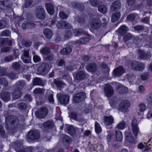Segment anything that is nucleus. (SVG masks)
Returning <instances> with one entry per match:
<instances>
[{"label": "nucleus", "instance_id": "39448f33", "mask_svg": "<svg viewBox=\"0 0 152 152\" xmlns=\"http://www.w3.org/2000/svg\"><path fill=\"white\" fill-rule=\"evenodd\" d=\"M138 124V123L137 120L135 118H133L131 123V128L135 138L137 137L140 131Z\"/></svg>", "mask_w": 152, "mask_h": 152}, {"label": "nucleus", "instance_id": "4c0bfd02", "mask_svg": "<svg viewBox=\"0 0 152 152\" xmlns=\"http://www.w3.org/2000/svg\"><path fill=\"white\" fill-rule=\"evenodd\" d=\"M51 50L49 48L44 47L42 48L40 50V52L43 54L44 56H46L51 53Z\"/></svg>", "mask_w": 152, "mask_h": 152}, {"label": "nucleus", "instance_id": "9d476101", "mask_svg": "<svg viewBox=\"0 0 152 152\" xmlns=\"http://www.w3.org/2000/svg\"><path fill=\"white\" fill-rule=\"evenodd\" d=\"M56 26L58 28L61 29H70L72 28L71 25L65 20H61L56 23Z\"/></svg>", "mask_w": 152, "mask_h": 152}, {"label": "nucleus", "instance_id": "864d4df0", "mask_svg": "<svg viewBox=\"0 0 152 152\" xmlns=\"http://www.w3.org/2000/svg\"><path fill=\"white\" fill-rule=\"evenodd\" d=\"M45 91V89L44 88H37L34 91V92L36 94H43Z\"/></svg>", "mask_w": 152, "mask_h": 152}, {"label": "nucleus", "instance_id": "680f3d73", "mask_svg": "<svg viewBox=\"0 0 152 152\" xmlns=\"http://www.w3.org/2000/svg\"><path fill=\"white\" fill-rule=\"evenodd\" d=\"M100 1L97 0H91L90 1V4L93 6L97 7L100 4Z\"/></svg>", "mask_w": 152, "mask_h": 152}, {"label": "nucleus", "instance_id": "f03ea898", "mask_svg": "<svg viewBox=\"0 0 152 152\" xmlns=\"http://www.w3.org/2000/svg\"><path fill=\"white\" fill-rule=\"evenodd\" d=\"M40 137L39 132L36 130H30L27 134V140L28 142H33L38 140Z\"/></svg>", "mask_w": 152, "mask_h": 152}, {"label": "nucleus", "instance_id": "49530a36", "mask_svg": "<svg viewBox=\"0 0 152 152\" xmlns=\"http://www.w3.org/2000/svg\"><path fill=\"white\" fill-rule=\"evenodd\" d=\"M115 132L117 140L118 141H121L123 138L122 134L121 132L119 131H116Z\"/></svg>", "mask_w": 152, "mask_h": 152}, {"label": "nucleus", "instance_id": "3c124183", "mask_svg": "<svg viewBox=\"0 0 152 152\" xmlns=\"http://www.w3.org/2000/svg\"><path fill=\"white\" fill-rule=\"evenodd\" d=\"M67 130L68 133L71 135L74 134L75 132L74 128L71 126H67Z\"/></svg>", "mask_w": 152, "mask_h": 152}, {"label": "nucleus", "instance_id": "603ef678", "mask_svg": "<svg viewBox=\"0 0 152 152\" xmlns=\"http://www.w3.org/2000/svg\"><path fill=\"white\" fill-rule=\"evenodd\" d=\"M95 131L96 133L98 134L101 133L102 131L101 127L97 122H95Z\"/></svg>", "mask_w": 152, "mask_h": 152}, {"label": "nucleus", "instance_id": "6e6d98bb", "mask_svg": "<svg viewBox=\"0 0 152 152\" xmlns=\"http://www.w3.org/2000/svg\"><path fill=\"white\" fill-rule=\"evenodd\" d=\"M7 23L5 20H0V29L5 28L7 26Z\"/></svg>", "mask_w": 152, "mask_h": 152}, {"label": "nucleus", "instance_id": "774afa93", "mask_svg": "<svg viewBox=\"0 0 152 152\" xmlns=\"http://www.w3.org/2000/svg\"><path fill=\"white\" fill-rule=\"evenodd\" d=\"M145 28L144 26L142 25H137L134 27V29L135 30L140 31L143 30Z\"/></svg>", "mask_w": 152, "mask_h": 152}, {"label": "nucleus", "instance_id": "a878e982", "mask_svg": "<svg viewBox=\"0 0 152 152\" xmlns=\"http://www.w3.org/2000/svg\"><path fill=\"white\" fill-rule=\"evenodd\" d=\"M104 122L105 124L107 126H110L114 122V119L112 116L104 117Z\"/></svg>", "mask_w": 152, "mask_h": 152}, {"label": "nucleus", "instance_id": "9b49d317", "mask_svg": "<svg viewBox=\"0 0 152 152\" xmlns=\"http://www.w3.org/2000/svg\"><path fill=\"white\" fill-rule=\"evenodd\" d=\"M104 90L105 95L108 98L111 97L114 93V91L113 87L109 84L106 85Z\"/></svg>", "mask_w": 152, "mask_h": 152}, {"label": "nucleus", "instance_id": "f3484780", "mask_svg": "<svg viewBox=\"0 0 152 152\" xmlns=\"http://www.w3.org/2000/svg\"><path fill=\"white\" fill-rule=\"evenodd\" d=\"M137 53L138 56V58L140 59L146 60L149 59L151 56L148 53L140 49L137 50Z\"/></svg>", "mask_w": 152, "mask_h": 152}, {"label": "nucleus", "instance_id": "5fc2aeb1", "mask_svg": "<svg viewBox=\"0 0 152 152\" xmlns=\"http://www.w3.org/2000/svg\"><path fill=\"white\" fill-rule=\"evenodd\" d=\"M126 125L125 121H122L120 122L116 126V128L119 129H123L124 128Z\"/></svg>", "mask_w": 152, "mask_h": 152}, {"label": "nucleus", "instance_id": "1a4fd4ad", "mask_svg": "<svg viewBox=\"0 0 152 152\" xmlns=\"http://www.w3.org/2000/svg\"><path fill=\"white\" fill-rule=\"evenodd\" d=\"M130 103L128 101L123 100L120 103L119 109L122 112L126 113L128 111V108L130 107Z\"/></svg>", "mask_w": 152, "mask_h": 152}, {"label": "nucleus", "instance_id": "ea45409f", "mask_svg": "<svg viewBox=\"0 0 152 152\" xmlns=\"http://www.w3.org/2000/svg\"><path fill=\"white\" fill-rule=\"evenodd\" d=\"M134 37L132 34L128 33L125 35L124 37V41L126 42L131 39H134Z\"/></svg>", "mask_w": 152, "mask_h": 152}, {"label": "nucleus", "instance_id": "0eeeda50", "mask_svg": "<svg viewBox=\"0 0 152 152\" xmlns=\"http://www.w3.org/2000/svg\"><path fill=\"white\" fill-rule=\"evenodd\" d=\"M86 95L84 92H80L73 95V101L75 103H79L84 100Z\"/></svg>", "mask_w": 152, "mask_h": 152}, {"label": "nucleus", "instance_id": "473e14b6", "mask_svg": "<svg viewBox=\"0 0 152 152\" xmlns=\"http://www.w3.org/2000/svg\"><path fill=\"white\" fill-rule=\"evenodd\" d=\"M72 49L70 47H67L62 49L60 52V54L63 55L70 54L71 52Z\"/></svg>", "mask_w": 152, "mask_h": 152}, {"label": "nucleus", "instance_id": "a19ab883", "mask_svg": "<svg viewBox=\"0 0 152 152\" xmlns=\"http://www.w3.org/2000/svg\"><path fill=\"white\" fill-rule=\"evenodd\" d=\"M126 76L128 80L130 83H132L135 80V76L133 73L128 74Z\"/></svg>", "mask_w": 152, "mask_h": 152}, {"label": "nucleus", "instance_id": "6e6552de", "mask_svg": "<svg viewBox=\"0 0 152 152\" xmlns=\"http://www.w3.org/2000/svg\"><path fill=\"white\" fill-rule=\"evenodd\" d=\"M57 96L59 101L61 103L64 104L68 103L69 98L68 95L59 93L57 94Z\"/></svg>", "mask_w": 152, "mask_h": 152}, {"label": "nucleus", "instance_id": "7ed1b4c3", "mask_svg": "<svg viewBox=\"0 0 152 152\" xmlns=\"http://www.w3.org/2000/svg\"><path fill=\"white\" fill-rule=\"evenodd\" d=\"M35 14L36 17L39 19L42 20L45 18V11L41 6H39L36 7Z\"/></svg>", "mask_w": 152, "mask_h": 152}, {"label": "nucleus", "instance_id": "13d9d810", "mask_svg": "<svg viewBox=\"0 0 152 152\" xmlns=\"http://www.w3.org/2000/svg\"><path fill=\"white\" fill-rule=\"evenodd\" d=\"M63 142L65 144L69 143L71 141V139L68 136L65 135L63 138Z\"/></svg>", "mask_w": 152, "mask_h": 152}, {"label": "nucleus", "instance_id": "b1692460", "mask_svg": "<svg viewBox=\"0 0 152 152\" xmlns=\"http://www.w3.org/2000/svg\"><path fill=\"white\" fill-rule=\"evenodd\" d=\"M128 88L121 84H119L116 89L117 92L119 94H124L128 91Z\"/></svg>", "mask_w": 152, "mask_h": 152}, {"label": "nucleus", "instance_id": "e2e57ef3", "mask_svg": "<svg viewBox=\"0 0 152 152\" xmlns=\"http://www.w3.org/2000/svg\"><path fill=\"white\" fill-rule=\"evenodd\" d=\"M54 83L58 87H62L64 86L65 85V84L62 82L61 81L59 80H55L54 81Z\"/></svg>", "mask_w": 152, "mask_h": 152}, {"label": "nucleus", "instance_id": "4d7b16f0", "mask_svg": "<svg viewBox=\"0 0 152 152\" xmlns=\"http://www.w3.org/2000/svg\"><path fill=\"white\" fill-rule=\"evenodd\" d=\"M0 84L7 86L8 85V82L7 81L6 79L5 78H0Z\"/></svg>", "mask_w": 152, "mask_h": 152}, {"label": "nucleus", "instance_id": "6ab92c4d", "mask_svg": "<svg viewBox=\"0 0 152 152\" xmlns=\"http://www.w3.org/2000/svg\"><path fill=\"white\" fill-rule=\"evenodd\" d=\"M69 6L75 9H78L80 11H83L84 9V6L83 4L74 1L70 3Z\"/></svg>", "mask_w": 152, "mask_h": 152}, {"label": "nucleus", "instance_id": "de8ad7c7", "mask_svg": "<svg viewBox=\"0 0 152 152\" xmlns=\"http://www.w3.org/2000/svg\"><path fill=\"white\" fill-rule=\"evenodd\" d=\"M98 10L99 12L103 13H105L107 11V9L104 5H101L98 7Z\"/></svg>", "mask_w": 152, "mask_h": 152}, {"label": "nucleus", "instance_id": "338daca9", "mask_svg": "<svg viewBox=\"0 0 152 152\" xmlns=\"http://www.w3.org/2000/svg\"><path fill=\"white\" fill-rule=\"evenodd\" d=\"M10 31L9 30H6L2 31L0 34L1 36H8L10 35Z\"/></svg>", "mask_w": 152, "mask_h": 152}, {"label": "nucleus", "instance_id": "052dcab7", "mask_svg": "<svg viewBox=\"0 0 152 152\" xmlns=\"http://www.w3.org/2000/svg\"><path fill=\"white\" fill-rule=\"evenodd\" d=\"M149 74L148 72L143 73L142 75H141V79L143 80H147L149 77Z\"/></svg>", "mask_w": 152, "mask_h": 152}, {"label": "nucleus", "instance_id": "69168bd1", "mask_svg": "<svg viewBox=\"0 0 152 152\" xmlns=\"http://www.w3.org/2000/svg\"><path fill=\"white\" fill-rule=\"evenodd\" d=\"M0 135L1 137H5L6 134L3 126L0 124Z\"/></svg>", "mask_w": 152, "mask_h": 152}, {"label": "nucleus", "instance_id": "4be33fe9", "mask_svg": "<svg viewBox=\"0 0 152 152\" xmlns=\"http://www.w3.org/2000/svg\"><path fill=\"white\" fill-rule=\"evenodd\" d=\"M43 132L44 134L42 140L45 142L50 141L52 135L50 131L48 130L45 129Z\"/></svg>", "mask_w": 152, "mask_h": 152}, {"label": "nucleus", "instance_id": "37998d69", "mask_svg": "<svg viewBox=\"0 0 152 152\" xmlns=\"http://www.w3.org/2000/svg\"><path fill=\"white\" fill-rule=\"evenodd\" d=\"M120 16V14L119 12H116L113 14L111 17V21L115 22L118 20Z\"/></svg>", "mask_w": 152, "mask_h": 152}, {"label": "nucleus", "instance_id": "aec40b11", "mask_svg": "<svg viewBox=\"0 0 152 152\" xmlns=\"http://www.w3.org/2000/svg\"><path fill=\"white\" fill-rule=\"evenodd\" d=\"M0 98L4 102H8L10 99V92L5 91L0 93Z\"/></svg>", "mask_w": 152, "mask_h": 152}, {"label": "nucleus", "instance_id": "412c9836", "mask_svg": "<svg viewBox=\"0 0 152 152\" xmlns=\"http://www.w3.org/2000/svg\"><path fill=\"white\" fill-rule=\"evenodd\" d=\"M87 70L90 72H94L96 71L97 68V65L94 63H91L86 66Z\"/></svg>", "mask_w": 152, "mask_h": 152}, {"label": "nucleus", "instance_id": "c85d7f7f", "mask_svg": "<svg viewBox=\"0 0 152 152\" xmlns=\"http://www.w3.org/2000/svg\"><path fill=\"white\" fill-rule=\"evenodd\" d=\"M22 62L21 61L13 62L12 64V67L15 71L19 70L21 67Z\"/></svg>", "mask_w": 152, "mask_h": 152}, {"label": "nucleus", "instance_id": "09e8293b", "mask_svg": "<svg viewBox=\"0 0 152 152\" xmlns=\"http://www.w3.org/2000/svg\"><path fill=\"white\" fill-rule=\"evenodd\" d=\"M136 17L135 14H129L127 16L126 20L129 21L133 22L134 20Z\"/></svg>", "mask_w": 152, "mask_h": 152}, {"label": "nucleus", "instance_id": "cd10ccee", "mask_svg": "<svg viewBox=\"0 0 152 152\" xmlns=\"http://www.w3.org/2000/svg\"><path fill=\"white\" fill-rule=\"evenodd\" d=\"M121 7V4L119 1L116 0L115 1L111 6L110 9L112 11L118 10Z\"/></svg>", "mask_w": 152, "mask_h": 152}, {"label": "nucleus", "instance_id": "2f4dec72", "mask_svg": "<svg viewBox=\"0 0 152 152\" xmlns=\"http://www.w3.org/2000/svg\"><path fill=\"white\" fill-rule=\"evenodd\" d=\"M54 126V124L52 121H48L43 124V126L45 128L50 129L53 128Z\"/></svg>", "mask_w": 152, "mask_h": 152}, {"label": "nucleus", "instance_id": "20e7f679", "mask_svg": "<svg viewBox=\"0 0 152 152\" xmlns=\"http://www.w3.org/2000/svg\"><path fill=\"white\" fill-rule=\"evenodd\" d=\"M131 67L132 70L135 71H142L145 69V65L142 62L135 61L131 63Z\"/></svg>", "mask_w": 152, "mask_h": 152}, {"label": "nucleus", "instance_id": "f8f14e48", "mask_svg": "<svg viewBox=\"0 0 152 152\" xmlns=\"http://www.w3.org/2000/svg\"><path fill=\"white\" fill-rule=\"evenodd\" d=\"M12 2L9 0H5L0 2V9L7 10L12 7Z\"/></svg>", "mask_w": 152, "mask_h": 152}, {"label": "nucleus", "instance_id": "a18cd8bd", "mask_svg": "<svg viewBox=\"0 0 152 152\" xmlns=\"http://www.w3.org/2000/svg\"><path fill=\"white\" fill-rule=\"evenodd\" d=\"M7 76L11 80H14L18 78L17 74L13 72H11L8 73Z\"/></svg>", "mask_w": 152, "mask_h": 152}, {"label": "nucleus", "instance_id": "8fccbe9b", "mask_svg": "<svg viewBox=\"0 0 152 152\" xmlns=\"http://www.w3.org/2000/svg\"><path fill=\"white\" fill-rule=\"evenodd\" d=\"M8 39L0 38V47L4 46L7 44Z\"/></svg>", "mask_w": 152, "mask_h": 152}, {"label": "nucleus", "instance_id": "bb28decb", "mask_svg": "<svg viewBox=\"0 0 152 152\" xmlns=\"http://www.w3.org/2000/svg\"><path fill=\"white\" fill-rule=\"evenodd\" d=\"M46 10L50 15L53 14L54 12V6L51 3H47L45 4Z\"/></svg>", "mask_w": 152, "mask_h": 152}, {"label": "nucleus", "instance_id": "c756f323", "mask_svg": "<svg viewBox=\"0 0 152 152\" xmlns=\"http://www.w3.org/2000/svg\"><path fill=\"white\" fill-rule=\"evenodd\" d=\"M151 142L150 143V141H149L147 143V145L146 146V147H145L144 146L143 144L142 143H139L138 145V148L139 149H142V148H144L145 149L144 150V152L145 151L147 150H150L151 151V147L150 146H151Z\"/></svg>", "mask_w": 152, "mask_h": 152}, {"label": "nucleus", "instance_id": "e433bc0d", "mask_svg": "<svg viewBox=\"0 0 152 152\" xmlns=\"http://www.w3.org/2000/svg\"><path fill=\"white\" fill-rule=\"evenodd\" d=\"M127 31V27L125 25H122L118 30V32L120 35L123 36L126 33Z\"/></svg>", "mask_w": 152, "mask_h": 152}, {"label": "nucleus", "instance_id": "58836bf2", "mask_svg": "<svg viewBox=\"0 0 152 152\" xmlns=\"http://www.w3.org/2000/svg\"><path fill=\"white\" fill-rule=\"evenodd\" d=\"M29 107L27 104L24 102H22L18 104V107L20 110L23 111Z\"/></svg>", "mask_w": 152, "mask_h": 152}, {"label": "nucleus", "instance_id": "0e129e2a", "mask_svg": "<svg viewBox=\"0 0 152 152\" xmlns=\"http://www.w3.org/2000/svg\"><path fill=\"white\" fill-rule=\"evenodd\" d=\"M33 0H26L23 5L24 7L26 8L29 7L33 3Z\"/></svg>", "mask_w": 152, "mask_h": 152}, {"label": "nucleus", "instance_id": "423d86ee", "mask_svg": "<svg viewBox=\"0 0 152 152\" xmlns=\"http://www.w3.org/2000/svg\"><path fill=\"white\" fill-rule=\"evenodd\" d=\"M48 113L47 108L45 107H42L37 111L35 112L36 116L39 118H45Z\"/></svg>", "mask_w": 152, "mask_h": 152}, {"label": "nucleus", "instance_id": "79ce46f5", "mask_svg": "<svg viewBox=\"0 0 152 152\" xmlns=\"http://www.w3.org/2000/svg\"><path fill=\"white\" fill-rule=\"evenodd\" d=\"M23 141L22 140L16 141L14 143V146L15 148L17 150H18L19 148L23 146Z\"/></svg>", "mask_w": 152, "mask_h": 152}, {"label": "nucleus", "instance_id": "bf43d9fd", "mask_svg": "<svg viewBox=\"0 0 152 152\" xmlns=\"http://www.w3.org/2000/svg\"><path fill=\"white\" fill-rule=\"evenodd\" d=\"M85 33V32L84 31L81 29L76 30L74 32V35L75 36H78L81 34H84Z\"/></svg>", "mask_w": 152, "mask_h": 152}, {"label": "nucleus", "instance_id": "5701e85b", "mask_svg": "<svg viewBox=\"0 0 152 152\" xmlns=\"http://www.w3.org/2000/svg\"><path fill=\"white\" fill-rule=\"evenodd\" d=\"M26 85L25 82L23 80H21L16 82L14 85V87L16 88L21 90Z\"/></svg>", "mask_w": 152, "mask_h": 152}, {"label": "nucleus", "instance_id": "dca6fc26", "mask_svg": "<svg viewBox=\"0 0 152 152\" xmlns=\"http://www.w3.org/2000/svg\"><path fill=\"white\" fill-rule=\"evenodd\" d=\"M51 68L49 64L46 63L42 64L41 66L39 68L38 70L41 73H46L48 72Z\"/></svg>", "mask_w": 152, "mask_h": 152}, {"label": "nucleus", "instance_id": "72a5a7b5", "mask_svg": "<svg viewBox=\"0 0 152 152\" xmlns=\"http://www.w3.org/2000/svg\"><path fill=\"white\" fill-rule=\"evenodd\" d=\"M85 77V75L84 72L81 71L78 72L77 73L75 77L76 79L80 80H83Z\"/></svg>", "mask_w": 152, "mask_h": 152}, {"label": "nucleus", "instance_id": "393cba45", "mask_svg": "<svg viewBox=\"0 0 152 152\" xmlns=\"http://www.w3.org/2000/svg\"><path fill=\"white\" fill-rule=\"evenodd\" d=\"M45 84L44 81L38 77L35 78L33 82V85L34 86L38 85L43 87Z\"/></svg>", "mask_w": 152, "mask_h": 152}, {"label": "nucleus", "instance_id": "4468645a", "mask_svg": "<svg viewBox=\"0 0 152 152\" xmlns=\"http://www.w3.org/2000/svg\"><path fill=\"white\" fill-rule=\"evenodd\" d=\"M90 25L92 28L97 29L100 28L101 25L100 19L98 18H94L91 20Z\"/></svg>", "mask_w": 152, "mask_h": 152}, {"label": "nucleus", "instance_id": "f704fd0d", "mask_svg": "<svg viewBox=\"0 0 152 152\" xmlns=\"http://www.w3.org/2000/svg\"><path fill=\"white\" fill-rule=\"evenodd\" d=\"M43 33L46 37L48 39L51 38L53 36V31L49 28H45L43 31Z\"/></svg>", "mask_w": 152, "mask_h": 152}, {"label": "nucleus", "instance_id": "2eb2a0df", "mask_svg": "<svg viewBox=\"0 0 152 152\" xmlns=\"http://www.w3.org/2000/svg\"><path fill=\"white\" fill-rule=\"evenodd\" d=\"M125 72V70L123 67L121 66H120L114 69L113 74L114 77H117L121 76Z\"/></svg>", "mask_w": 152, "mask_h": 152}, {"label": "nucleus", "instance_id": "c03bdc74", "mask_svg": "<svg viewBox=\"0 0 152 152\" xmlns=\"http://www.w3.org/2000/svg\"><path fill=\"white\" fill-rule=\"evenodd\" d=\"M54 57V55L53 54L50 53L45 56H43V58L44 60L47 61H52Z\"/></svg>", "mask_w": 152, "mask_h": 152}, {"label": "nucleus", "instance_id": "c9c22d12", "mask_svg": "<svg viewBox=\"0 0 152 152\" xmlns=\"http://www.w3.org/2000/svg\"><path fill=\"white\" fill-rule=\"evenodd\" d=\"M52 91L48 90L46 93L45 96L46 97H48V100L50 103H53L54 100L53 98V95L51 94Z\"/></svg>", "mask_w": 152, "mask_h": 152}, {"label": "nucleus", "instance_id": "f257e3e1", "mask_svg": "<svg viewBox=\"0 0 152 152\" xmlns=\"http://www.w3.org/2000/svg\"><path fill=\"white\" fill-rule=\"evenodd\" d=\"M6 129L9 130H12L20 126L19 120L16 116L13 115H8L5 117Z\"/></svg>", "mask_w": 152, "mask_h": 152}, {"label": "nucleus", "instance_id": "ddd939ff", "mask_svg": "<svg viewBox=\"0 0 152 152\" xmlns=\"http://www.w3.org/2000/svg\"><path fill=\"white\" fill-rule=\"evenodd\" d=\"M29 50H24L23 53L22 55L21 58L23 62L25 63H28L31 61V57L29 56Z\"/></svg>", "mask_w": 152, "mask_h": 152}, {"label": "nucleus", "instance_id": "a211bd4d", "mask_svg": "<svg viewBox=\"0 0 152 152\" xmlns=\"http://www.w3.org/2000/svg\"><path fill=\"white\" fill-rule=\"evenodd\" d=\"M23 94L21 90L15 88L12 93V97L14 99L20 98Z\"/></svg>", "mask_w": 152, "mask_h": 152}, {"label": "nucleus", "instance_id": "7c9ffc66", "mask_svg": "<svg viewBox=\"0 0 152 152\" xmlns=\"http://www.w3.org/2000/svg\"><path fill=\"white\" fill-rule=\"evenodd\" d=\"M126 140L130 143H134V140L132 135V134L128 132H126L125 133Z\"/></svg>", "mask_w": 152, "mask_h": 152}]
</instances>
